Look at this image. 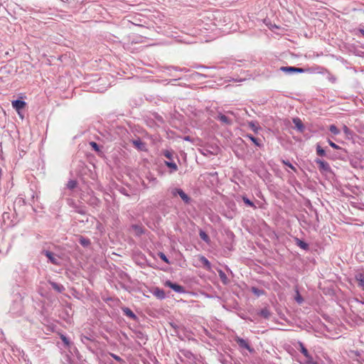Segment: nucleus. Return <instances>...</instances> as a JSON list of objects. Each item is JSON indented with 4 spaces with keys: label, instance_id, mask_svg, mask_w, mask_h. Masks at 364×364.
<instances>
[{
    "label": "nucleus",
    "instance_id": "nucleus-1",
    "mask_svg": "<svg viewBox=\"0 0 364 364\" xmlns=\"http://www.w3.org/2000/svg\"><path fill=\"white\" fill-rule=\"evenodd\" d=\"M171 193L173 196L178 195L183 201L186 203H189L191 198L188 196V195L181 188H173L171 190Z\"/></svg>",
    "mask_w": 364,
    "mask_h": 364
},
{
    "label": "nucleus",
    "instance_id": "nucleus-2",
    "mask_svg": "<svg viewBox=\"0 0 364 364\" xmlns=\"http://www.w3.org/2000/svg\"><path fill=\"white\" fill-rule=\"evenodd\" d=\"M315 162L318 165V168L321 172H323V173L331 172V167L327 162L322 161L319 159H316Z\"/></svg>",
    "mask_w": 364,
    "mask_h": 364
},
{
    "label": "nucleus",
    "instance_id": "nucleus-3",
    "mask_svg": "<svg viewBox=\"0 0 364 364\" xmlns=\"http://www.w3.org/2000/svg\"><path fill=\"white\" fill-rule=\"evenodd\" d=\"M235 341L238 344L240 348L247 349L250 353L254 351V349L250 347V346L249 345L248 342L246 340L241 338L238 336H236L235 338Z\"/></svg>",
    "mask_w": 364,
    "mask_h": 364
},
{
    "label": "nucleus",
    "instance_id": "nucleus-4",
    "mask_svg": "<svg viewBox=\"0 0 364 364\" xmlns=\"http://www.w3.org/2000/svg\"><path fill=\"white\" fill-rule=\"evenodd\" d=\"M165 285L166 287H168L169 288L172 289L173 291H175L177 293H183V292H185V289H184L183 287L181 286L179 284L173 283V282H171L169 280L166 281L165 282Z\"/></svg>",
    "mask_w": 364,
    "mask_h": 364
},
{
    "label": "nucleus",
    "instance_id": "nucleus-5",
    "mask_svg": "<svg viewBox=\"0 0 364 364\" xmlns=\"http://www.w3.org/2000/svg\"><path fill=\"white\" fill-rule=\"evenodd\" d=\"M13 107L20 114V111L26 106V102L23 100H16L12 102Z\"/></svg>",
    "mask_w": 364,
    "mask_h": 364
},
{
    "label": "nucleus",
    "instance_id": "nucleus-6",
    "mask_svg": "<svg viewBox=\"0 0 364 364\" xmlns=\"http://www.w3.org/2000/svg\"><path fill=\"white\" fill-rule=\"evenodd\" d=\"M43 253L51 263L53 264H59V258L57 257L53 252L50 251H44Z\"/></svg>",
    "mask_w": 364,
    "mask_h": 364
},
{
    "label": "nucleus",
    "instance_id": "nucleus-7",
    "mask_svg": "<svg viewBox=\"0 0 364 364\" xmlns=\"http://www.w3.org/2000/svg\"><path fill=\"white\" fill-rule=\"evenodd\" d=\"M152 293L158 299H163L165 298L164 291L158 287L154 288Z\"/></svg>",
    "mask_w": 364,
    "mask_h": 364
},
{
    "label": "nucleus",
    "instance_id": "nucleus-8",
    "mask_svg": "<svg viewBox=\"0 0 364 364\" xmlns=\"http://www.w3.org/2000/svg\"><path fill=\"white\" fill-rule=\"evenodd\" d=\"M217 119L220 120L222 123L228 125L232 124V120L230 119L228 117L223 114H219L217 117Z\"/></svg>",
    "mask_w": 364,
    "mask_h": 364
},
{
    "label": "nucleus",
    "instance_id": "nucleus-9",
    "mask_svg": "<svg viewBox=\"0 0 364 364\" xmlns=\"http://www.w3.org/2000/svg\"><path fill=\"white\" fill-rule=\"evenodd\" d=\"M49 283L53 287V289L59 293H61L65 290V287L62 284H58L54 282H49Z\"/></svg>",
    "mask_w": 364,
    "mask_h": 364
},
{
    "label": "nucleus",
    "instance_id": "nucleus-10",
    "mask_svg": "<svg viewBox=\"0 0 364 364\" xmlns=\"http://www.w3.org/2000/svg\"><path fill=\"white\" fill-rule=\"evenodd\" d=\"M299 346L300 347L301 353L307 358L311 359V356L309 353L307 349L304 347V344L301 342H299Z\"/></svg>",
    "mask_w": 364,
    "mask_h": 364
},
{
    "label": "nucleus",
    "instance_id": "nucleus-11",
    "mask_svg": "<svg viewBox=\"0 0 364 364\" xmlns=\"http://www.w3.org/2000/svg\"><path fill=\"white\" fill-rule=\"evenodd\" d=\"M293 122L295 124V127H296V129L298 130H299L301 132L303 131L304 125H303L302 122L301 121L300 119H299V118H294L293 119Z\"/></svg>",
    "mask_w": 364,
    "mask_h": 364
},
{
    "label": "nucleus",
    "instance_id": "nucleus-12",
    "mask_svg": "<svg viewBox=\"0 0 364 364\" xmlns=\"http://www.w3.org/2000/svg\"><path fill=\"white\" fill-rule=\"evenodd\" d=\"M355 278L358 282V286L364 291V274H358L356 275Z\"/></svg>",
    "mask_w": 364,
    "mask_h": 364
},
{
    "label": "nucleus",
    "instance_id": "nucleus-13",
    "mask_svg": "<svg viewBox=\"0 0 364 364\" xmlns=\"http://www.w3.org/2000/svg\"><path fill=\"white\" fill-rule=\"evenodd\" d=\"M133 144L139 150H144L145 147L144 143H143L140 139L134 140Z\"/></svg>",
    "mask_w": 364,
    "mask_h": 364
},
{
    "label": "nucleus",
    "instance_id": "nucleus-14",
    "mask_svg": "<svg viewBox=\"0 0 364 364\" xmlns=\"http://www.w3.org/2000/svg\"><path fill=\"white\" fill-rule=\"evenodd\" d=\"M218 274L220 277V280L223 282V284H228V279L225 273L222 270H218Z\"/></svg>",
    "mask_w": 364,
    "mask_h": 364
},
{
    "label": "nucleus",
    "instance_id": "nucleus-15",
    "mask_svg": "<svg viewBox=\"0 0 364 364\" xmlns=\"http://www.w3.org/2000/svg\"><path fill=\"white\" fill-rule=\"evenodd\" d=\"M123 312L128 317L132 318H136L135 314L133 313V311L130 309L124 308V309H123Z\"/></svg>",
    "mask_w": 364,
    "mask_h": 364
},
{
    "label": "nucleus",
    "instance_id": "nucleus-16",
    "mask_svg": "<svg viewBox=\"0 0 364 364\" xmlns=\"http://www.w3.org/2000/svg\"><path fill=\"white\" fill-rule=\"evenodd\" d=\"M296 245L300 247L301 249L303 250H307L309 248V245L307 243H306L305 242L299 240V239H296Z\"/></svg>",
    "mask_w": 364,
    "mask_h": 364
},
{
    "label": "nucleus",
    "instance_id": "nucleus-17",
    "mask_svg": "<svg viewBox=\"0 0 364 364\" xmlns=\"http://www.w3.org/2000/svg\"><path fill=\"white\" fill-rule=\"evenodd\" d=\"M200 260L208 269H210V263L205 257L201 256Z\"/></svg>",
    "mask_w": 364,
    "mask_h": 364
},
{
    "label": "nucleus",
    "instance_id": "nucleus-18",
    "mask_svg": "<svg viewBox=\"0 0 364 364\" xmlns=\"http://www.w3.org/2000/svg\"><path fill=\"white\" fill-rule=\"evenodd\" d=\"M199 235L200 239H202L205 242L208 243L210 242V238L208 235L204 231L200 230L199 232Z\"/></svg>",
    "mask_w": 364,
    "mask_h": 364
},
{
    "label": "nucleus",
    "instance_id": "nucleus-19",
    "mask_svg": "<svg viewBox=\"0 0 364 364\" xmlns=\"http://www.w3.org/2000/svg\"><path fill=\"white\" fill-rule=\"evenodd\" d=\"M247 138L250 139L256 146H260L261 144L259 141V139L255 138V136H253L251 134H247L246 136Z\"/></svg>",
    "mask_w": 364,
    "mask_h": 364
},
{
    "label": "nucleus",
    "instance_id": "nucleus-20",
    "mask_svg": "<svg viewBox=\"0 0 364 364\" xmlns=\"http://www.w3.org/2000/svg\"><path fill=\"white\" fill-rule=\"evenodd\" d=\"M259 314H260L262 317H264V318H269V316H270V312H269V311L267 308H264V309H262V310L260 311Z\"/></svg>",
    "mask_w": 364,
    "mask_h": 364
},
{
    "label": "nucleus",
    "instance_id": "nucleus-21",
    "mask_svg": "<svg viewBox=\"0 0 364 364\" xmlns=\"http://www.w3.org/2000/svg\"><path fill=\"white\" fill-rule=\"evenodd\" d=\"M280 70L287 73H295V67H282Z\"/></svg>",
    "mask_w": 364,
    "mask_h": 364
},
{
    "label": "nucleus",
    "instance_id": "nucleus-22",
    "mask_svg": "<svg viewBox=\"0 0 364 364\" xmlns=\"http://www.w3.org/2000/svg\"><path fill=\"white\" fill-rule=\"evenodd\" d=\"M80 245H82V246H84V247H87V246H88V245L90 244V240H89V239H87V238H85V237H81L80 238Z\"/></svg>",
    "mask_w": 364,
    "mask_h": 364
},
{
    "label": "nucleus",
    "instance_id": "nucleus-23",
    "mask_svg": "<svg viewBox=\"0 0 364 364\" xmlns=\"http://www.w3.org/2000/svg\"><path fill=\"white\" fill-rule=\"evenodd\" d=\"M329 130L331 133H333V134H336V135L340 133L339 129L334 124H331L329 127Z\"/></svg>",
    "mask_w": 364,
    "mask_h": 364
},
{
    "label": "nucleus",
    "instance_id": "nucleus-24",
    "mask_svg": "<svg viewBox=\"0 0 364 364\" xmlns=\"http://www.w3.org/2000/svg\"><path fill=\"white\" fill-rule=\"evenodd\" d=\"M316 153L318 156H323L326 154L325 151L319 145H317L316 146Z\"/></svg>",
    "mask_w": 364,
    "mask_h": 364
},
{
    "label": "nucleus",
    "instance_id": "nucleus-25",
    "mask_svg": "<svg viewBox=\"0 0 364 364\" xmlns=\"http://www.w3.org/2000/svg\"><path fill=\"white\" fill-rule=\"evenodd\" d=\"M76 185H77V182L75 181L70 180L68 182L67 187L69 189H73L74 188H75Z\"/></svg>",
    "mask_w": 364,
    "mask_h": 364
},
{
    "label": "nucleus",
    "instance_id": "nucleus-26",
    "mask_svg": "<svg viewBox=\"0 0 364 364\" xmlns=\"http://www.w3.org/2000/svg\"><path fill=\"white\" fill-rule=\"evenodd\" d=\"M166 164L168 167L173 169V171H176L178 169L177 165L173 162H166Z\"/></svg>",
    "mask_w": 364,
    "mask_h": 364
},
{
    "label": "nucleus",
    "instance_id": "nucleus-27",
    "mask_svg": "<svg viewBox=\"0 0 364 364\" xmlns=\"http://www.w3.org/2000/svg\"><path fill=\"white\" fill-rule=\"evenodd\" d=\"M242 200L246 205L255 208V205H254V203L249 198H247L246 197H243Z\"/></svg>",
    "mask_w": 364,
    "mask_h": 364
},
{
    "label": "nucleus",
    "instance_id": "nucleus-28",
    "mask_svg": "<svg viewBox=\"0 0 364 364\" xmlns=\"http://www.w3.org/2000/svg\"><path fill=\"white\" fill-rule=\"evenodd\" d=\"M249 127L254 131V132H257V127L255 125V122H249Z\"/></svg>",
    "mask_w": 364,
    "mask_h": 364
},
{
    "label": "nucleus",
    "instance_id": "nucleus-29",
    "mask_svg": "<svg viewBox=\"0 0 364 364\" xmlns=\"http://www.w3.org/2000/svg\"><path fill=\"white\" fill-rule=\"evenodd\" d=\"M90 146L93 148L94 150L98 151L100 150L99 149V146L97 145V144L95 141H91L90 143Z\"/></svg>",
    "mask_w": 364,
    "mask_h": 364
},
{
    "label": "nucleus",
    "instance_id": "nucleus-30",
    "mask_svg": "<svg viewBox=\"0 0 364 364\" xmlns=\"http://www.w3.org/2000/svg\"><path fill=\"white\" fill-rule=\"evenodd\" d=\"M295 299L296 301L299 303V304H301L302 303L303 301V299L302 297L301 296V295L299 294V291H296V296L295 297Z\"/></svg>",
    "mask_w": 364,
    "mask_h": 364
},
{
    "label": "nucleus",
    "instance_id": "nucleus-31",
    "mask_svg": "<svg viewBox=\"0 0 364 364\" xmlns=\"http://www.w3.org/2000/svg\"><path fill=\"white\" fill-rule=\"evenodd\" d=\"M159 257H160V258H161L163 261H164V262H166L167 264H169V261H168V259H167L166 256L164 253L161 252V253L159 254Z\"/></svg>",
    "mask_w": 364,
    "mask_h": 364
},
{
    "label": "nucleus",
    "instance_id": "nucleus-32",
    "mask_svg": "<svg viewBox=\"0 0 364 364\" xmlns=\"http://www.w3.org/2000/svg\"><path fill=\"white\" fill-rule=\"evenodd\" d=\"M328 144H329V145H330L332 148H333V149H340V147H339L337 144H336L334 142L331 141V140H328Z\"/></svg>",
    "mask_w": 364,
    "mask_h": 364
},
{
    "label": "nucleus",
    "instance_id": "nucleus-33",
    "mask_svg": "<svg viewBox=\"0 0 364 364\" xmlns=\"http://www.w3.org/2000/svg\"><path fill=\"white\" fill-rule=\"evenodd\" d=\"M60 338L66 346L69 345V341L65 336L62 335Z\"/></svg>",
    "mask_w": 364,
    "mask_h": 364
},
{
    "label": "nucleus",
    "instance_id": "nucleus-34",
    "mask_svg": "<svg viewBox=\"0 0 364 364\" xmlns=\"http://www.w3.org/2000/svg\"><path fill=\"white\" fill-rule=\"evenodd\" d=\"M133 228L136 230L137 234L142 233V228L141 227L134 225Z\"/></svg>",
    "mask_w": 364,
    "mask_h": 364
},
{
    "label": "nucleus",
    "instance_id": "nucleus-35",
    "mask_svg": "<svg viewBox=\"0 0 364 364\" xmlns=\"http://www.w3.org/2000/svg\"><path fill=\"white\" fill-rule=\"evenodd\" d=\"M343 130L346 135L350 134V130L346 125L343 127Z\"/></svg>",
    "mask_w": 364,
    "mask_h": 364
},
{
    "label": "nucleus",
    "instance_id": "nucleus-36",
    "mask_svg": "<svg viewBox=\"0 0 364 364\" xmlns=\"http://www.w3.org/2000/svg\"><path fill=\"white\" fill-rule=\"evenodd\" d=\"M111 356H112V358H114L116 360H117V361H121V360H122L121 358H120L119 356H118V355H115V354H112H112H111Z\"/></svg>",
    "mask_w": 364,
    "mask_h": 364
},
{
    "label": "nucleus",
    "instance_id": "nucleus-37",
    "mask_svg": "<svg viewBox=\"0 0 364 364\" xmlns=\"http://www.w3.org/2000/svg\"><path fill=\"white\" fill-rule=\"evenodd\" d=\"M284 164L288 166V167L291 168V169H295L294 167L289 162L284 161Z\"/></svg>",
    "mask_w": 364,
    "mask_h": 364
},
{
    "label": "nucleus",
    "instance_id": "nucleus-38",
    "mask_svg": "<svg viewBox=\"0 0 364 364\" xmlns=\"http://www.w3.org/2000/svg\"><path fill=\"white\" fill-rule=\"evenodd\" d=\"M303 72H304V70L302 68H295V73H301Z\"/></svg>",
    "mask_w": 364,
    "mask_h": 364
},
{
    "label": "nucleus",
    "instance_id": "nucleus-39",
    "mask_svg": "<svg viewBox=\"0 0 364 364\" xmlns=\"http://www.w3.org/2000/svg\"><path fill=\"white\" fill-rule=\"evenodd\" d=\"M252 291L257 294H259V291L256 288H252Z\"/></svg>",
    "mask_w": 364,
    "mask_h": 364
},
{
    "label": "nucleus",
    "instance_id": "nucleus-40",
    "mask_svg": "<svg viewBox=\"0 0 364 364\" xmlns=\"http://www.w3.org/2000/svg\"><path fill=\"white\" fill-rule=\"evenodd\" d=\"M86 340H90L89 338L86 337V336H84L82 338V341L84 342V341H86Z\"/></svg>",
    "mask_w": 364,
    "mask_h": 364
},
{
    "label": "nucleus",
    "instance_id": "nucleus-41",
    "mask_svg": "<svg viewBox=\"0 0 364 364\" xmlns=\"http://www.w3.org/2000/svg\"><path fill=\"white\" fill-rule=\"evenodd\" d=\"M86 340H90L89 338L86 337V336H84L82 338V341L84 342V341H86Z\"/></svg>",
    "mask_w": 364,
    "mask_h": 364
},
{
    "label": "nucleus",
    "instance_id": "nucleus-42",
    "mask_svg": "<svg viewBox=\"0 0 364 364\" xmlns=\"http://www.w3.org/2000/svg\"><path fill=\"white\" fill-rule=\"evenodd\" d=\"M165 156H166L167 158H170V154H165Z\"/></svg>",
    "mask_w": 364,
    "mask_h": 364
},
{
    "label": "nucleus",
    "instance_id": "nucleus-43",
    "mask_svg": "<svg viewBox=\"0 0 364 364\" xmlns=\"http://www.w3.org/2000/svg\"><path fill=\"white\" fill-rule=\"evenodd\" d=\"M360 33L364 36V30H360Z\"/></svg>",
    "mask_w": 364,
    "mask_h": 364
}]
</instances>
